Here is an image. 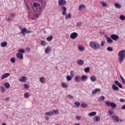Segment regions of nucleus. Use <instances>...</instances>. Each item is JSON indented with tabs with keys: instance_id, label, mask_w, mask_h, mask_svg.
<instances>
[{
	"instance_id": "f257e3e1",
	"label": "nucleus",
	"mask_w": 125,
	"mask_h": 125,
	"mask_svg": "<svg viewBox=\"0 0 125 125\" xmlns=\"http://www.w3.org/2000/svg\"><path fill=\"white\" fill-rule=\"evenodd\" d=\"M38 1H40L41 3L40 4L38 2H32L31 7L34 11L38 12L41 11L42 8H44L46 5V0H37Z\"/></svg>"
},
{
	"instance_id": "f03ea898",
	"label": "nucleus",
	"mask_w": 125,
	"mask_h": 125,
	"mask_svg": "<svg viewBox=\"0 0 125 125\" xmlns=\"http://www.w3.org/2000/svg\"><path fill=\"white\" fill-rule=\"evenodd\" d=\"M89 45L91 48H92L94 50H98L100 49V44L98 42H95L92 41L89 42Z\"/></svg>"
},
{
	"instance_id": "7ed1b4c3",
	"label": "nucleus",
	"mask_w": 125,
	"mask_h": 125,
	"mask_svg": "<svg viewBox=\"0 0 125 125\" xmlns=\"http://www.w3.org/2000/svg\"><path fill=\"white\" fill-rule=\"evenodd\" d=\"M118 60L120 64H122L125 58V50H123L118 53Z\"/></svg>"
},
{
	"instance_id": "20e7f679",
	"label": "nucleus",
	"mask_w": 125,
	"mask_h": 125,
	"mask_svg": "<svg viewBox=\"0 0 125 125\" xmlns=\"http://www.w3.org/2000/svg\"><path fill=\"white\" fill-rule=\"evenodd\" d=\"M105 105L107 106H110V107H112L113 109L117 107V104H116L115 103L111 102L110 101H106L105 102Z\"/></svg>"
},
{
	"instance_id": "39448f33",
	"label": "nucleus",
	"mask_w": 125,
	"mask_h": 125,
	"mask_svg": "<svg viewBox=\"0 0 125 125\" xmlns=\"http://www.w3.org/2000/svg\"><path fill=\"white\" fill-rule=\"evenodd\" d=\"M66 3H67L66 0H59L58 1V4L60 6H64Z\"/></svg>"
},
{
	"instance_id": "423d86ee",
	"label": "nucleus",
	"mask_w": 125,
	"mask_h": 125,
	"mask_svg": "<svg viewBox=\"0 0 125 125\" xmlns=\"http://www.w3.org/2000/svg\"><path fill=\"white\" fill-rule=\"evenodd\" d=\"M70 37L72 40H75V39H77V38H78V33L76 32H73L70 34Z\"/></svg>"
},
{
	"instance_id": "0eeeda50",
	"label": "nucleus",
	"mask_w": 125,
	"mask_h": 125,
	"mask_svg": "<svg viewBox=\"0 0 125 125\" xmlns=\"http://www.w3.org/2000/svg\"><path fill=\"white\" fill-rule=\"evenodd\" d=\"M110 38L113 40V41H118L119 39V36L116 34H112L110 35Z\"/></svg>"
},
{
	"instance_id": "6e6552de",
	"label": "nucleus",
	"mask_w": 125,
	"mask_h": 125,
	"mask_svg": "<svg viewBox=\"0 0 125 125\" xmlns=\"http://www.w3.org/2000/svg\"><path fill=\"white\" fill-rule=\"evenodd\" d=\"M112 88L113 90H114V91H119V90H120L119 87L116 85V84H113L112 86Z\"/></svg>"
},
{
	"instance_id": "1a4fd4ad",
	"label": "nucleus",
	"mask_w": 125,
	"mask_h": 125,
	"mask_svg": "<svg viewBox=\"0 0 125 125\" xmlns=\"http://www.w3.org/2000/svg\"><path fill=\"white\" fill-rule=\"evenodd\" d=\"M16 56L17 58H19V59H21V60L23 59V54H22V53L19 52L17 53Z\"/></svg>"
},
{
	"instance_id": "9d476101",
	"label": "nucleus",
	"mask_w": 125,
	"mask_h": 125,
	"mask_svg": "<svg viewBox=\"0 0 125 125\" xmlns=\"http://www.w3.org/2000/svg\"><path fill=\"white\" fill-rule=\"evenodd\" d=\"M10 76V73H6L4 74L1 77V79L3 80L4 79H6L8 77H9Z\"/></svg>"
},
{
	"instance_id": "9b49d317",
	"label": "nucleus",
	"mask_w": 125,
	"mask_h": 125,
	"mask_svg": "<svg viewBox=\"0 0 125 125\" xmlns=\"http://www.w3.org/2000/svg\"><path fill=\"white\" fill-rule=\"evenodd\" d=\"M112 118L116 122V123H119L120 122V119H119V117L117 115H114L112 116Z\"/></svg>"
},
{
	"instance_id": "f8f14e48",
	"label": "nucleus",
	"mask_w": 125,
	"mask_h": 125,
	"mask_svg": "<svg viewBox=\"0 0 125 125\" xmlns=\"http://www.w3.org/2000/svg\"><path fill=\"white\" fill-rule=\"evenodd\" d=\"M61 9L62 10V14L63 15H66V11H67V8H66V7L62 6L61 7Z\"/></svg>"
},
{
	"instance_id": "ddd939ff",
	"label": "nucleus",
	"mask_w": 125,
	"mask_h": 125,
	"mask_svg": "<svg viewBox=\"0 0 125 125\" xmlns=\"http://www.w3.org/2000/svg\"><path fill=\"white\" fill-rule=\"evenodd\" d=\"M74 81L76 83H79V82H81V77L80 76H75Z\"/></svg>"
},
{
	"instance_id": "4468645a",
	"label": "nucleus",
	"mask_w": 125,
	"mask_h": 125,
	"mask_svg": "<svg viewBox=\"0 0 125 125\" xmlns=\"http://www.w3.org/2000/svg\"><path fill=\"white\" fill-rule=\"evenodd\" d=\"M114 83L116 85H118V86L120 88H123V85H122V84L120 82H119V81H115L114 82Z\"/></svg>"
},
{
	"instance_id": "2eb2a0df",
	"label": "nucleus",
	"mask_w": 125,
	"mask_h": 125,
	"mask_svg": "<svg viewBox=\"0 0 125 125\" xmlns=\"http://www.w3.org/2000/svg\"><path fill=\"white\" fill-rule=\"evenodd\" d=\"M53 114H54V112L51 111L46 112L45 113V115L46 116H49V117H51V116H53Z\"/></svg>"
},
{
	"instance_id": "dca6fc26",
	"label": "nucleus",
	"mask_w": 125,
	"mask_h": 125,
	"mask_svg": "<svg viewBox=\"0 0 125 125\" xmlns=\"http://www.w3.org/2000/svg\"><path fill=\"white\" fill-rule=\"evenodd\" d=\"M99 91H101L100 88H96L92 91V94H95V93H97V92H99Z\"/></svg>"
},
{
	"instance_id": "f3484780",
	"label": "nucleus",
	"mask_w": 125,
	"mask_h": 125,
	"mask_svg": "<svg viewBox=\"0 0 125 125\" xmlns=\"http://www.w3.org/2000/svg\"><path fill=\"white\" fill-rule=\"evenodd\" d=\"M27 80V78L25 76H22L21 77V79H19V81L20 82H21L22 83H25V81H26Z\"/></svg>"
},
{
	"instance_id": "a211bd4d",
	"label": "nucleus",
	"mask_w": 125,
	"mask_h": 125,
	"mask_svg": "<svg viewBox=\"0 0 125 125\" xmlns=\"http://www.w3.org/2000/svg\"><path fill=\"white\" fill-rule=\"evenodd\" d=\"M51 50V46H48L45 49V53L47 54V53H49V52Z\"/></svg>"
},
{
	"instance_id": "6ab92c4d",
	"label": "nucleus",
	"mask_w": 125,
	"mask_h": 125,
	"mask_svg": "<svg viewBox=\"0 0 125 125\" xmlns=\"http://www.w3.org/2000/svg\"><path fill=\"white\" fill-rule=\"evenodd\" d=\"M93 120L97 123L100 121V116H95V117H94Z\"/></svg>"
},
{
	"instance_id": "aec40b11",
	"label": "nucleus",
	"mask_w": 125,
	"mask_h": 125,
	"mask_svg": "<svg viewBox=\"0 0 125 125\" xmlns=\"http://www.w3.org/2000/svg\"><path fill=\"white\" fill-rule=\"evenodd\" d=\"M81 80L82 81V82L85 81L86 80H87V76L86 75H83L81 77Z\"/></svg>"
},
{
	"instance_id": "412c9836",
	"label": "nucleus",
	"mask_w": 125,
	"mask_h": 125,
	"mask_svg": "<svg viewBox=\"0 0 125 125\" xmlns=\"http://www.w3.org/2000/svg\"><path fill=\"white\" fill-rule=\"evenodd\" d=\"M83 63H84V62L83 60H79L77 61V64H78V65H80V66L83 65Z\"/></svg>"
},
{
	"instance_id": "4be33fe9",
	"label": "nucleus",
	"mask_w": 125,
	"mask_h": 125,
	"mask_svg": "<svg viewBox=\"0 0 125 125\" xmlns=\"http://www.w3.org/2000/svg\"><path fill=\"white\" fill-rule=\"evenodd\" d=\"M26 32H27V28H23L21 29V34H22L23 36H26Z\"/></svg>"
},
{
	"instance_id": "5701e85b",
	"label": "nucleus",
	"mask_w": 125,
	"mask_h": 125,
	"mask_svg": "<svg viewBox=\"0 0 125 125\" xmlns=\"http://www.w3.org/2000/svg\"><path fill=\"white\" fill-rule=\"evenodd\" d=\"M106 41L108 43H112L113 42V39L110 37H107Z\"/></svg>"
},
{
	"instance_id": "b1692460",
	"label": "nucleus",
	"mask_w": 125,
	"mask_h": 125,
	"mask_svg": "<svg viewBox=\"0 0 125 125\" xmlns=\"http://www.w3.org/2000/svg\"><path fill=\"white\" fill-rule=\"evenodd\" d=\"M88 116H89V117H93L94 116H95V115H96V112L95 111H92L89 113H88Z\"/></svg>"
},
{
	"instance_id": "393cba45",
	"label": "nucleus",
	"mask_w": 125,
	"mask_h": 125,
	"mask_svg": "<svg viewBox=\"0 0 125 125\" xmlns=\"http://www.w3.org/2000/svg\"><path fill=\"white\" fill-rule=\"evenodd\" d=\"M107 114L110 117H112V115L114 114V111L112 109H110L108 112Z\"/></svg>"
},
{
	"instance_id": "a878e982",
	"label": "nucleus",
	"mask_w": 125,
	"mask_h": 125,
	"mask_svg": "<svg viewBox=\"0 0 125 125\" xmlns=\"http://www.w3.org/2000/svg\"><path fill=\"white\" fill-rule=\"evenodd\" d=\"M90 80L91 82L94 83L96 81V77H95V76H91L90 77Z\"/></svg>"
},
{
	"instance_id": "bb28decb",
	"label": "nucleus",
	"mask_w": 125,
	"mask_h": 125,
	"mask_svg": "<svg viewBox=\"0 0 125 125\" xmlns=\"http://www.w3.org/2000/svg\"><path fill=\"white\" fill-rule=\"evenodd\" d=\"M7 45V42H2L0 44V46H1V47H5V46H6Z\"/></svg>"
},
{
	"instance_id": "cd10ccee",
	"label": "nucleus",
	"mask_w": 125,
	"mask_h": 125,
	"mask_svg": "<svg viewBox=\"0 0 125 125\" xmlns=\"http://www.w3.org/2000/svg\"><path fill=\"white\" fill-rule=\"evenodd\" d=\"M65 15L66 20L67 19H71V17H72V15L70 13H68V14H66Z\"/></svg>"
},
{
	"instance_id": "c85d7f7f",
	"label": "nucleus",
	"mask_w": 125,
	"mask_h": 125,
	"mask_svg": "<svg viewBox=\"0 0 125 125\" xmlns=\"http://www.w3.org/2000/svg\"><path fill=\"white\" fill-rule=\"evenodd\" d=\"M114 6H115L116 8H117L118 9H120V8H121V7H122V6L121 5V4H120L118 3H115L114 4Z\"/></svg>"
},
{
	"instance_id": "c756f323",
	"label": "nucleus",
	"mask_w": 125,
	"mask_h": 125,
	"mask_svg": "<svg viewBox=\"0 0 125 125\" xmlns=\"http://www.w3.org/2000/svg\"><path fill=\"white\" fill-rule=\"evenodd\" d=\"M4 85L5 88L8 89V88H9V87H10V84H9V83H4Z\"/></svg>"
},
{
	"instance_id": "7c9ffc66",
	"label": "nucleus",
	"mask_w": 125,
	"mask_h": 125,
	"mask_svg": "<svg viewBox=\"0 0 125 125\" xmlns=\"http://www.w3.org/2000/svg\"><path fill=\"white\" fill-rule=\"evenodd\" d=\"M81 106L82 108H86V107H87V104L84 103H82Z\"/></svg>"
},
{
	"instance_id": "2f4dec72",
	"label": "nucleus",
	"mask_w": 125,
	"mask_h": 125,
	"mask_svg": "<svg viewBox=\"0 0 125 125\" xmlns=\"http://www.w3.org/2000/svg\"><path fill=\"white\" fill-rule=\"evenodd\" d=\"M39 81L40 83H44V77H42L40 78Z\"/></svg>"
},
{
	"instance_id": "473e14b6",
	"label": "nucleus",
	"mask_w": 125,
	"mask_h": 125,
	"mask_svg": "<svg viewBox=\"0 0 125 125\" xmlns=\"http://www.w3.org/2000/svg\"><path fill=\"white\" fill-rule=\"evenodd\" d=\"M74 105H76V107L77 108H79V107H80V105H81V103L76 101L74 103Z\"/></svg>"
},
{
	"instance_id": "72a5a7b5",
	"label": "nucleus",
	"mask_w": 125,
	"mask_h": 125,
	"mask_svg": "<svg viewBox=\"0 0 125 125\" xmlns=\"http://www.w3.org/2000/svg\"><path fill=\"white\" fill-rule=\"evenodd\" d=\"M62 86L63 87V88H68V86L65 83H62Z\"/></svg>"
},
{
	"instance_id": "f704fd0d",
	"label": "nucleus",
	"mask_w": 125,
	"mask_h": 125,
	"mask_svg": "<svg viewBox=\"0 0 125 125\" xmlns=\"http://www.w3.org/2000/svg\"><path fill=\"white\" fill-rule=\"evenodd\" d=\"M99 101H104L105 100V97L104 96H102L100 97V98L98 99Z\"/></svg>"
},
{
	"instance_id": "c9c22d12",
	"label": "nucleus",
	"mask_w": 125,
	"mask_h": 125,
	"mask_svg": "<svg viewBox=\"0 0 125 125\" xmlns=\"http://www.w3.org/2000/svg\"><path fill=\"white\" fill-rule=\"evenodd\" d=\"M52 39H53V37L52 36H50L46 38V40L48 42H50V41H52Z\"/></svg>"
},
{
	"instance_id": "e433bc0d",
	"label": "nucleus",
	"mask_w": 125,
	"mask_h": 125,
	"mask_svg": "<svg viewBox=\"0 0 125 125\" xmlns=\"http://www.w3.org/2000/svg\"><path fill=\"white\" fill-rule=\"evenodd\" d=\"M106 50H107V51H109V52H111L113 51V49L112 47L109 46L106 48Z\"/></svg>"
},
{
	"instance_id": "4c0bfd02",
	"label": "nucleus",
	"mask_w": 125,
	"mask_h": 125,
	"mask_svg": "<svg viewBox=\"0 0 125 125\" xmlns=\"http://www.w3.org/2000/svg\"><path fill=\"white\" fill-rule=\"evenodd\" d=\"M24 98H29L30 97V94L28 92H26L24 94Z\"/></svg>"
},
{
	"instance_id": "58836bf2",
	"label": "nucleus",
	"mask_w": 125,
	"mask_h": 125,
	"mask_svg": "<svg viewBox=\"0 0 125 125\" xmlns=\"http://www.w3.org/2000/svg\"><path fill=\"white\" fill-rule=\"evenodd\" d=\"M82 25H83V23H82L81 21H79L76 24V26L77 27H81Z\"/></svg>"
},
{
	"instance_id": "ea45409f",
	"label": "nucleus",
	"mask_w": 125,
	"mask_h": 125,
	"mask_svg": "<svg viewBox=\"0 0 125 125\" xmlns=\"http://www.w3.org/2000/svg\"><path fill=\"white\" fill-rule=\"evenodd\" d=\"M89 67H86L84 69V71L85 72V73H89Z\"/></svg>"
},
{
	"instance_id": "a19ab883",
	"label": "nucleus",
	"mask_w": 125,
	"mask_h": 125,
	"mask_svg": "<svg viewBox=\"0 0 125 125\" xmlns=\"http://www.w3.org/2000/svg\"><path fill=\"white\" fill-rule=\"evenodd\" d=\"M72 77L70 76L69 75H68L67 76H66V80L68 82H70V81L72 80Z\"/></svg>"
},
{
	"instance_id": "79ce46f5",
	"label": "nucleus",
	"mask_w": 125,
	"mask_h": 125,
	"mask_svg": "<svg viewBox=\"0 0 125 125\" xmlns=\"http://www.w3.org/2000/svg\"><path fill=\"white\" fill-rule=\"evenodd\" d=\"M84 7H85L84 4H81L79 7V10H81L82 8H84Z\"/></svg>"
},
{
	"instance_id": "37998d69",
	"label": "nucleus",
	"mask_w": 125,
	"mask_h": 125,
	"mask_svg": "<svg viewBox=\"0 0 125 125\" xmlns=\"http://www.w3.org/2000/svg\"><path fill=\"white\" fill-rule=\"evenodd\" d=\"M120 79H121L123 83L125 84V80L124 79V77L122 76V75H120Z\"/></svg>"
},
{
	"instance_id": "c03bdc74",
	"label": "nucleus",
	"mask_w": 125,
	"mask_h": 125,
	"mask_svg": "<svg viewBox=\"0 0 125 125\" xmlns=\"http://www.w3.org/2000/svg\"><path fill=\"white\" fill-rule=\"evenodd\" d=\"M119 18L120 20H125V16L123 15H120Z\"/></svg>"
},
{
	"instance_id": "a18cd8bd",
	"label": "nucleus",
	"mask_w": 125,
	"mask_h": 125,
	"mask_svg": "<svg viewBox=\"0 0 125 125\" xmlns=\"http://www.w3.org/2000/svg\"><path fill=\"white\" fill-rule=\"evenodd\" d=\"M41 45H42V46H44L46 44V43L45 42V41L42 40L41 41Z\"/></svg>"
},
{
	"instance_id": "49530a36",
	"label": "nucleus",
	"mask_w": 125,
	"mask_h": 125,
	"mask_svg": "<svg viewBox=\"0 0 125 125\" xmlns=\"http://www.w3.org/2000/svg\"><path fill=\"white\" fill-rule=\"evenodd\" d=\"M78 48L79 50H81V51H83V50H84V48L83 47V46H79Z\"/></svg>"
},
{
	"instance_id": "de8ad7c7",
	"label": "nucleus",
	"mask_w": 125,
	"mask_h": 125,
	"mask_svg": "<svg viewBox=\"0 0 125 125\" xmlns=\"http://www.w3.org/2000/svg\"><path fill=\"white\" fill-rule=\"evenodd\" d=\"M19 52H20L21 53H24L25 52V50L21 48L18 50Z\"/></svg>"
},
{
	"instance_id": "09e8293b",
	"label": "nucleus",
	"mask_w": 125,
	"mask_h": 125,
	"mask_svg": "<svg viewBox=\"0 0 125 125\" xmlns=\"http://www.w3.org/2000/svg\"><path fill=\"white\" fill-rule=\"evenodd\" d=\"M23 86L25 89L29 88V85L28 84H24Z\"/></svg>"
},
{
	"instance_id": "8fccbe9b",
	"label": "nucleus",
	"mask_w": 125,
	"mask_h": 125,
	"mask_svg": "<svg viewBox=\"0 0 125 125\" xmlns=\"http://www.w3.org/2000/svg\"><path fill=\"white\" fill-rule=\"evenodd\" d=\"M1 90L2 92H5V88L3 86H0Z\"/></svg>"
},
{
	"instance_id": "3c124183",
	"label": "nucleus",
	"mask_w": 125,
	"mask_h": 125,
	"mask_svg": "<svg viewBox=\"0 0 125 125\" xmlns=\"http://www.w3.org/2000/svg\"><path fill=\"white\" fill-rule=\"evenodd\" d=\"M70 76L72 78H73V77H74V76H75V73H74V71H70Z\"/></svg>"
},
{
	"instance_id": "603ef678",
	"label": "nucleus",
	"mask_w": 125,
	"mask_h": 125,
	"mask_svg": "<svg viewBox=\"0 0 125 125\" xmlns=\"http://www.w3.org/2000/svg\"><path fill=\"white\" fill-rule=\"evenodd\" d=\"M11 62L12 63H15V59L14 58H11Z\"/></svg>"
},
{
	"instance_id": "864d4df0",
	"label": "nucleus",
	"mask_w": 125,
	"mask_h": 125,
	"mask_svg": "<svg viewBox=\"0 0 125 125\" xmlns=\"http://www.w3.org/2000/svg\"><path fill=\"white\" fill-rule=\"evenodd\" d=\"M76 119L77 121H80L82 119V116H76Z\"/></svg>"
},
{
	"instance_id": "5fc2aeb1",
	"label": "nucleus",
	"mask_w": 125,
	"mask_h": 125,
	"mask_svg": "<svg viewBox=\"0 0 125 125\" xmlns=\"http://www.w3.org/2000/svg\"><path fill=\"white\" fill-rule=\"evenodd\" d=\"M105 44V42L104 41H102L101 42V46H104V45Z\"/></svg>"
},
{
	"instance_id": "6e6d98bb",
	"label": "nucleus",
	"mask_w": 125,
	"mask_h": 125,
	"mask_svg": "<svg viewBox=\"0 0 125 125\" xmlns=\"http://www.w3.org/2000/svg\"><path fill=\"white\" fill-rule=\"evenodd\" d=\"M102 4L103 7H105V6H107V3H106L105 2H102Z\"/></svg>"
},
{
	"instance_id": "4d7b16f0",
	"label": "nucleus",
	"mask_w": 125,
	"mask_h": 125,
	"mask_svg": "<svg viewBox=\"0 0 125 125\" xmlns=\"http://www.w3.org/2000/svg\"><path fill=\"white\" fill-rule=\"evenodd\" d=\"M119 101H120V102H121L122 103H123V102H125V99H120L119 100Z\"/></svg>"
},
{
	"instance_id": "13d9d810",
	"label": "nucleus",
	"mask_w": 125,
	"mask_h": 125,
	"mask_svg": "<svg viewBox=\"0 0 125 125\" xmlns=\"http://www.w3.org/2000/svg\"><path fill=\"white\" fill-rule=\"evenodd\" d=\"M31 33H32V31H31V30H26V34H30Z\"/></svg>"
},
{
	"instance_id": "bf43d9fd",
	"label": "nucleus",
	"mask_w": 125,
	"mask_h": 125,
	"mask_svg": "<svg viewBox=\"0 0 125 125\" xmlns=\"http://www.w3.org/2000/svg\"><path fill=\"white\" fill-rule=\"evenodd\" d=\"M10 16H11V17H12V18H14V17L15 16V14H10Z\"/></svg>"
},
{
	"instance_id": "052dcab7",
	"label": "nucleus",
	"mask_w": 125,
	"mask_h": 125,
	"mask_svg": "<svg viewBox=\"0 0 125 125\" xmlns=\"http://www.w3.org/2000/svg\"><path fill=\"white\" fill-rule=\"evenodd\" d=\"M121 109H122V110H125V104L122 106Z\"/></svg>"
},
{
	"instance_id": "680f3d73",
	"label": "nucleus",
	"mask_w": 125,
	"mask_h": 125,
	"mask_svg": "<svg viewBox=\"0 0 125 125\" xmlns=\"http://www.w3.org/2000/svg\"><path fill=\"white\" fill-rule=\"evenodd\" d=\"M45 119L46 121H48L49 120V117L45 116Z\"/></svg>"
},
{
	"instance_id": "e2e57ef3",
	"label": "nucleus",
	"mask_w": 125,
	"mask_h": 125,
	"mask_svg": "<svg viewBox=\"0 0 125 125\" xmlns=\"http://www.w3.org/2000/svg\"><path fill=\"white\" fill-rule=\"evenodd\" d=\"M35 17H36V18H39V17H40V15L38 14H36L35 15Z\"/></svg>"
},
{
	"instance_id": "0e129e2a",
	"label": "nucleus",
	"mask_w": 125,
	"mask_h": 125,
	"mask_svg": "<svg viewBox=\"0 0 125 125\" xmlns=\"http://www.w3.org/2000/svg\"><path fill=\"white\" fill-rule=\"evenodd\" d=\"M43 34H46V31L44 30V29H43Z\"/></svg>"
},
{
	"instance_id": "69168bd1",
	"label": "nucleus",
	"mask_w": 125,
	"mask_h": 125,
	"mask_svg": "<svg viewBox=\"0 0 125 125\" xmlns=\"http://www.w3.org/2000/svg\"><path fill=\"white\" fill-rule=\"evenodd\" d=\"M5 100L6 101H9V98H6Z\"/></svg>"
},
{
	"instance_id": "338daca9",
	"label": "nucleus",
	"mask_w": 125,
	"mask_h": 125,
	"mask_svg": "<svg viewBox=\"0 0 125 125\" xmlns=\"http://www.w3.org/2000/svg\"><path fill=\"white\" fill-rule=\"evenodd\" d=\"M68 97H70V98H73V96L71 95H68Z\"/></svg>"
},
{
	"instance_id": "774afa93",
	"label": "nucleus",
	"mask_w": 125,
	"mask_h": 125,
	"mask_svg": "<svg viewBox=\"0 0 125 125\" xmlns=\"http://www.w3.org/2000/svg\"><path fill=\"white\" fill-rule=\"evenodd\" d=\"M11 21V19L9 18L7 19V21Z\"/></svg>"
}]
</instances>
